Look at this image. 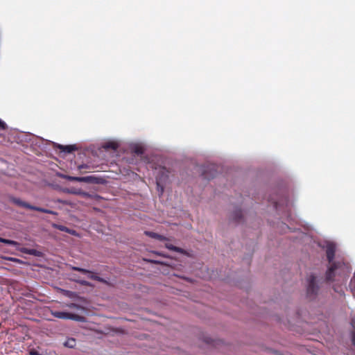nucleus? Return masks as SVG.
Instances as JSON below:
<instances>
[{"label":"nucleus","mask_w":355,"mask_h":355,"mask_svg":"<svg viewBox=\"0 0 355 355\" xmlns=\"http://www.w3.org/2000/svg\"><path fill=\"white\" fill-rule=\"evenodd\" d=\"M119 147V144L116 141H107L103 145V148L105 150H116Z\"/></svg>","instance_id":"13"},{"label":"nucleus","mask_w":355,"mask_h":355,"mask_svg":"<svg viewBox=\"0 0 355 355\" xmlns=\"http://www.w3.org/2000/svg\"><path fill=\"white\" fill-rule=\"evenodd\" d=\"M149 262H151V263H159V261H153V260H148Z\"/></svg>","instance_id":"27"},{"label":"nucleus","mask_w":355,"mask_h":355,"mask_svg":"<svg viewBox=\"0 0 355 355\" xmlns=\"http://www.w3.org/2000/svg\"><path fill=\"white\" fill-rule=\"evenodd\" d=\"M168 171L166 167H159L156 175V184L158 191L164 192V184L168 179Z\"/></svg>","instance_id":"2"},{"label":"nucleus","mask_w":355,"mask_h":355,"mask_svg":"<svg viewBox=\"0 0 355 355\" xmlns=\"http://www.w3.org/2000/svg\"><path fill=\"white\" fill-rule=\"evenodd\" d=\"M352 345L355 347V331H352Z\"/></svg>","instance_id":"24"},{"label":"nucleus","mask_w":355,"mask_h":355,"mask_svg":"<svg viewBox=\"0 0 355 355\" xmlns=\"http://www.w3.org/2000/svg\"><path fill=\"white\" fill-rule=\"evenodd\" d=\"M132 150L137 155H141L144 153V148L140 146H135Z\"/></svg>","instance_id":"16"},{"label":"nucleus","mask_w":355,"mask_h":355,"mask_svg":"<svg viewBox=\"0 0 355 355\" xmlns=\"http://www.w3.org/2000/svg\"><path fill=\"white\" fill-rule=\"evenodd\" d=\"M335 252H336L335 246L333 244H329L327 246L326 254H327V260H328L329 264L335 262V261H334V259L335 257Z\"/></svg>","instance_id":"8"},{"label":"nucleus","mask_w":355,"mask_h":355,"mask_svg":"<svg viewBox=\"0 0 355 355\" xmlns=\"http://www.w3.org/2000/svg\"><path fill=\"white\" fill-rule=\"evenodd\" d=\"M28 354L29 355H42V353L40 352L38 349L33 348V349H29Z\"/></svg>","instance_id":"18"},{"label":"nucleus","mask_w":355,"mask_h":355,"mask_svg":"<svg viewBox=\"0 0 355 355\" xmlns=\"http://www.w3.org/2000/svg\"><path fill=\"white\" fill-rule=\"evenodd\" d=\"M12 201L13 203H15V205H17V206L21 207H24L26 209L35 210V211H37L46 213V214H56V213L53 211L31 205L29 203L24 202L19 198H13L12 200Z\"/></svg>","instance_id":"3"},{"label":"nucleus","mask_w":355,"mask_h":355,"mask_svg":"<svg viewBox=\"0 0 355 355\" xmlns=\"http://www.w3.org/2000/svg\"><path fill=\"white\" fill-rule=\"evenodd\" d=\"M7 128V125L4 121L0 119V130H6Z\"/></svg>","instance_id":"22"},{"label":"nucleus","mask_w":355,"mask_h":355,"mask_svg":"<svg viewBox=\"0 0 355 355\" xmlns=\"http://www.w3.org/2000/svg\"><path fill=\"white\" fill-rule=\"evenodd\" d=\"M1 243L8 244V245H13V246L19 245V243L15 241L6 239H3V238L2 239Z\"/></svg>","instance_id":"17"},{"label":"nucleus","mask_w":355,"mask_h":355,"mask_svg":"<svg viewBox=\"0 0 355 355\" xmlns=\"http://www.w3.org/2000/svg\"><path fill=\"white\" fill-rule=\"evenodd\" d=\"M58 148L61 151L64 152V153H71L73 151H75V150H76L78 149L76 145H66V146H63V145L59 144L58 146Z\"/></svg>","instance_id":"10"},{"label":"nucleus","mask_w":355,"mask_h":355,"mask_svg":"<svg viewBox=\"0 0 355 355\" xmlns=\"http://www.w3.org/2000/svg\"><path fill=\"white\" fill-rule=\"evenodd\" d=\"M2 239H3V238L0 237V242H1V243Z\"/></svg>","instance_id":"30"},{"label":"nucleus","mask_w":355,"mask_h":355,"mask_svg":"<svg viewBox=\"0 0 355 355\" xmlns=\"http://www.w3.org/2000/svg\"><path fill=\"white\" fill-rule=\"evenodd\" d=\"M81 284H82L83 285H85V286H87V285H89V283H88L87 282H86V281H83V282H81Z\"/></svg>","instance_id":"26"},{"label":"nucleus","mask_w":355,"mask_h":355,"mask_svg":"<svg viewBox=\"0 0 355 355\" xmlns=\"http://www.w3.org/2000/svg\"><path fill=\"white\" fill-rule=\"evenodd\" d=\"M73 344H75V340L74 339H71V340H69L65 345L68 346V347H73Z\"/></svg>","instance_id":"21"},{"label":"nucleus","mask_w":355,"mask_h":355,"mask_svg":"<svg viewBox=\"0 0 355 355\" xmlns=\"http://www.w3.org/2000/svg\"><path fill=\"white\" fill-rule=\"evenodd\" d=\"M69 308H71V309H81V310H84V308L82 307L81 306L78 305V304H76L75 303H71L69 305Z\"/></svg>","instance_id":"20"},{"label":"nucleus","mask_w":355,"mask_h":355,"mask_svg":"<svg viewBox=\"0 0 355 355\" xmlns=\"http://www.w3.org/2000/svg\"><path fill=\"white\" fill-rule=\"evenodd\" d=\"M78 168L80 171H82L83 169H87V168H89V166L87 165H86V164H82V165L78 166Z\"/></svg>","instance_id":"23"},{"label":"nucleus","mask_w":355,"mask_h":355,"mask_svg":"<svg viewBox=\"0 0 355 355\" xmlns=\"http://www.w3.org/2000/svg\"><path fill=\"white\" fill-rule=\"evenodd\" d=\"M58 229H59L60 230H62V231H66V232H67V231H68L67 227H64V226H59V227H58Z\"/></svg>","instance_id":"25"},{"label":"nucleus","mask_w":355,"mask_h":355,"mask_svg":"<svg viewBox=\"0 0 355 355\" xmlns=\"http://www.w3.org/2000/svg\"><path fill=\"white\" fill-rule=\"evenodd\" d=\"M319 291V286L316 282V277L311 275L308 278L307 296L310 298H314Z\"/></svg>","instance_id":"4"},{"label":"nucleus","mask_w":355,"mask_h":355,"mask_svg":"<svg viewBox=\"0 0 355 355\" xmlns=\"http://www.w3.org/2000/svg\"><path fill=\"white\" fill-rule=\"evenodd\" d=\"M52 315L54 317H55L57 318H60V319L72 320L78 321V322L85 321V317L78 315V314L71 313H68V312L53 311Z\"/></svg>","instance_id":"5"},{"label":"nucleus","mask_w":355,"mask_h":355,"mask_svg":"<svg viewBox=\"0 0 355 355\" xmlns=\"http://www.w3.org/2000/svg\"><path fill=\"white\" fill-rule=\"evenodd\" d=\"M20 251L24 254H27L29 255H33L35 257H40L42 255V252L35 249H29L26 248H22L20 249Z\"/></svg>","instance_id":"11"},{"label":"nucleus","mask_w":355,"mask_h":355,"mask_svg":"<svg viewBox=\"0 0 355 355\" xmlns=\"http://www.w3.org/2000/svg\"><path fill=\"white\" fill-rule=\"evenodd\" d=\"M165 247L170 250L179 252L183 254H187V252L184 249L179 247H176L171 243H166Z\"/></svg>","instance_id":"12"},{"label":"nucleus","mask_w":355,"mask_h":355,"mask_svg":"<svg viewBox=\"0 0 355 355\" xmlns=\"http://www.w3.org/2000/svg\"><path fill=\"white\" fill-rule=\"evenodd\" d=\"M333 289L335 292L338 293L340 295H344V291L340 286H336V285L333 286Z\"/></svg>","instance_id":"19"},{"label":"nucleus","mask_w":355,"mask_h":355,"mask_svg":"<svg viewBox=\"0 0 355 355\" xmlns=\"http://www.w3.org/2000/svg\"><path fill=\"white\" fill-rule=\"evenodd\" d=\"M347 266L343 261L330 263L325 273V281L328 283L338 282L344 284L349 274Z\"/></svg>","instance_id":"1"},{"label":"nucleus","mask_w":355,"mask_h":355,"mask_svg":"<svg viewBox=\"0 0 355 355\" xmlns=\"http://www.w3.org/2000/svg\"><path fill=\"white\" fill-rule=\"evenodd\" d=\"M62 178L69 181H75L79 182H87V183H100L99 178L94 176H86V177H74L68 175H62Z\"/></svg>","instance_id":"6"},{"label":"nucleus","mask_w":355,"mask_h":355,"mask_svg":"<svg viewBox=\"0 0 355 355\" xmlns=\"http://www.w3.org/2000/svg\"><path fill=\"white\" fill-rule=\"evenodd\" d=\"M203 175L205 178H209L210 177L209 175H207L206 173H203Z\"/></svg>","instance_id":"28"},{"label":"nucleus","mask_w":355,"mask_h":355,"mask_svg":"<svg viewBox=\"0 0 355 355\" xmlns=\"http://www.w3.org/2000/svg\"><path fill=\"white\" fill-rule=\"evenodd\" d=\"M71 193H73V194H77V195H80L84 198H92V195L89 194V193H87L85 191H83L81 190H71L70 191Z\"/></svg>","instance_id":"15"},{"label":"nucleus","mask_w":355,"mask_h":355,"mask_svg":"<svg viewBox=\"0 0 355 355\" xmlns=\"http://www.w3.org/2000/svg\"><path fill=\"white\" fill-rule=\"evenodd\" d=\"M144 234L150 238H153V239L161 241L168 240V238H166V236L160 235V234L153 232L146 231L144 232Z\"/></svg>","instance_id":"9"},{"label":"nucleus","mask_w":355,"mask_h":355,"mask_svg":"<svg viewBox=\"0 0 355 355\" xmlns=\"http://www.w3.org/2000/svg\"><path fill=\"white\" fill-rule=\"evenodd\" d=\"M354 281L355 282V272H354Z\"/></svg>","instance_id":"29"},{"label":"nucleus","mask_w":355,"mask_h":355,"mask_svg":"<svg viewBox=\"0 0 355 355\" xmlns=\"http://www.w3.org/2000/svg\"><path fill=\"white\" fill-rule=\"evenodd\" d=\"M232 217L236 222H240L243 217L242 211L241 209L235 210Z\"/></svg>","instance_id":"14"},{"label":"nucleus","mask_w":355,"mask_h":355,"mask_svg":"<svg viewBox=\"0 0 355 355\" xmlns=\"http://www.w3.org/2000/svg\"><path fill=\"white\" fill-rule=\"evenodd\" d=\"M72 270L74 271H78L83 274H88V277L91 279L98 281L99 282H105V280H104L103 278L100 277L99 276L94 275V272L91 270L82 268L80 267L73 266Z\"/></svg>","instance_id":"7"}]
</instances>
